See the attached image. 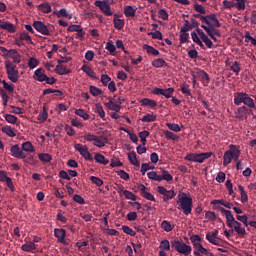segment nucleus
Masks as SVG:
<instances>
[{
    "label": "nucleus",
    "instance_id": "nucleus-23",
    "mask_svg": "<svg viewBox=\"0 0 256 256\" xmlns=\"http://www.w3.org/2000/svg\"><path fill=\"white\" fill-rule=\"evenodd\" d=\"M140 104L144 107H149L150 109L157 107V103L150 98H142V100H140Z\"/></svg>",
    "mask_w": 256,
    "mask_h": 256
},
{
    "label": "nucleus",
    "instance_id": "nucleus-32",
    "mask_svg": "<svg viewBox=\"0 0 256 256\" xmlns=\"http://www.w3.org/2000/svg\"><path fill=\"white\" fill-rule=\"evenodd\" d=\"M128 161H130V164L135 167L140 166L139 160H137V154H135V152L128 153Z\"/></svg>",
    "mask_w": 256,
    "mask_h": 256
},
{
    "label": "nucleus",
    "instance_id": "nucleus-40",
    "mask_svg": "<svg viewBox=\"0 0 256 256\" xmlns=\"http://www.w3.org/2000/svg\"><path fill=\"white\" fill-rule=\"evenodd\" d=\"M38 10L43 12V14H50L51 6L48 3H43V4L38 5Z\"/></svg>",
    "mask_w": 256,
    "mask_h": 256
},
{
    "label": "nucleus",
    "instance_id": "nucleus-42",
    "mask_svg": "<svg viewBox=\"0 0 256 256\" xmlns=\"http://www.w3.org/2000/svg\"><path fill=\"white\" fill-rule=\"evenodd\" d=\"M164 65H166V61L162 58H158L152 61V67L154 68L159 69V68H162Z\"/></svg>",
    "mask_w": 256,
    "mask_h": 256
},
{
    "label": "nucleus",
    "instance_id": "nucleus-58",
    "mask_svg": "<svg viewBox=\"0 0 256 256\" xmlns=\"http://www.w3.org/2000/svg\"><path fill=\"white\" fill-rule=\"evenodd\" d=\"M16 40H21V41H26L28 43H33L31 40V36H29L28 33L26 32H22L21 35H19V38H17Z\"/></svg>",
    "mask_w": 256,
    "mask_h": 256
},
{
    "label": "nucleus",
    "instance_id": "nucleus-3",
    "mask_svg": "<svg viewBox=\"0 0 256 256\" xmlns=\"http://www.w3.org/2000/svg\"><path fill=\"white\" fill-rule=\"evenodd\" d=\"M193 208V199L186 196H181L178 200V210L182 211L184 215L188 216L191 214Z\"/></svg>",
    "mask_w": 256,
    "mask_h": 256
},
{
    "label": "nucleus",
    "instance_id": "nucleus-60",
    "mask_svg": "<svg viewBox=\"0 0 256 256\" xmlns=\"http://www.w3.org/2000/svg\"><path fill=\"white\" fill-rule=\"evenodd\" d=\"M166 126L169 130L174 131L176 133H179V131H181V128L176 123H167Z\"/></svg>",
    "mask_w": 256,
    "mask_h": 256
},
{
    "label": "nucleus",
    "instance_id": "nucleus-7",
    "mask_svg": "<svg viewBox=\"0 0 256 256\" xmlns=\"http://www.w3.org/2000/svg\"><path fill=\"white\" fill-rule=\"evenodd\" d=\"M194 18H200L201 23H204L206 25H212L215 27H220L221 24L219 22V19H217V15L210 14L206 16H202V14H195L193 15Z\"/></svg>",
    "mask_w": 256,
    "mask_h": 256
},
{
    "label": "nucleus",
    "instance_id": "nucleus-53",
    "mask_svg": "<svg viewBox=\"0 0 256 256\" xmlns=\"http://www.w3.org/2000/svg\"><path fill=\"white\" fill-rule=\"evenodd\" d=\"M38 159H40V161L43 163H50L51 155L48 153H42V154L38 155Z\"/></svg>",
    "mask_w": 256,
    "mask_h": 256
},
{
    "label": "nucleus",
    "instance_id": "nucleus-20",
    "mask_svg": "<svg viewBox=\"0 0 256 256\" xmlns=\"http://www.w3.org/2000/svg\"><path fill=\"white\" fill-rule=\"evenodd\" d=\"M0 29H4L10 34H14L16 32V27L11 22L0 20Z\"/></svg>",
    "mask_w": 256,
    "mask_h": 256
},
{
    "label": "nucleus",
    "instance_id": "nucleus-41",
    "mask_svg": "<svg viewBox=\"0 0 256 256\" xmlns=\"http://www.w3.org/2000/svg\"><path fill=\"white\" fill-rule=\"evenodd\" d=\"M160 228H162L166 232H171L173 231V226L171 223L167 220H162V223L160 224Z\"/></svg>",
    "mask_w": 256,
    "mask_h": 256
},
{
    "label": "nucleus",
    "instance_id": "nucleus-12",
    "mask_svg": "<svg viewBox=\"0 0 256 256\" xmlns=\"http://www.w3.org/2000/svg\"><path fill=\"white\" fill-rule=\"evenodd\" d=\"M94 5L101 10L102 14H104L108 17L113 15V12H111V8L109 7L108 2H106V1H95Z\"/></svg>",
    "mask_w": 256,
    "mask_h": 256
},
{
    "label": "nucleus",
    "instance_id": "nucleus-1",
    "mask_svg": "<svg viewBox=\"0 0 256 256\" xmlns=\"http://www.w3.org/2000/svg\"><path fill=\"white\" fill-rule=\"evenodd\" d=\"M220 213L224 214L227 221V227L232 228L229 230L230 233L236 232L239 237H244L246 235V229L241 227V223L237 222L231 211L220 208Z\"/></svg>",
    "mask_w": 256,
    "mask_h": 256
},
{
    "label": "nucleus",
    "instance_id": "nucleus-21",
    "mask_svg": "<svg viewBox=\"0 0 256 256\" xmlns=\"http://www.w3.org/2000/svg\"><path fill=\"white\" fill-rule=\"evenodd\" d=\"M224 154H230V156L234 157V161L239 160V156H241V150L237 146L230 145V150L225 151Z\"/></svg>",
    "mask_w": 256,
    "mask_h": 256
},
{
    "label": "nucleus",
    "instance_id": "nucleus-2",
    "mask_svg": "<svg viewBox=\"0 0 256 256\" xmlns=\"http://www.w3.org/2000/svg\"><path fill=\"white\" fill-rule=\"evenodd\" d=\"M241 104L246 105L249 109L256 108L253 98L249 97L248 93L237 92L236 95H234V105L240 106Z\"/></svg>",
    "mask_w": 256,
    "mask_h": 256
},
{
    "label": "nucleus",
    "instance_id": "nucleus-17",
    "mask_svg": "<svg viewBox=\"0 0 256 256\" xmlns=\"http://www.w3.org/2000/svg\"><path fill=\"white\" fill-rule=\"evenodd\" d=\"M49 78L50 77H48L45 74V71L42 68L36 69V71H34V76H33L34 81L44 82L46 79H49Z\"/></svg>",
    "mask_w": 256,
    "mask_h": 256
},
{
    "label": "nucleus",
    "instance_id": "nucleus-9",
    "mask_svg": "<svg viewBox=\"0 0 256 256\" xmlns=\"http://www.w3.org/2000/svg\"><path fill=\"white\" fill-rule=\"evenodd\" d=\"M201 28L205 30L206 35L212 39L213 42H217L216 37H220V30L215 28H220V26L215 25H201Z\"/></svg>",
    "mask_w": 256,
    "mask_h": 256
},
{
    "label": "nucleus",
    "instance_id": "nucleus-39",
    "mask_svg": "<svg viewBox=\"0 0 256 256\" xmlns=\"http://www.w3.org/2000/svg\"><path fill=\"white\" fill-rule=\"evenodd\" d=\"M93 145L96 146L97 148L101 149L103 148L107 143H108V139L107 138H103V139H98V140H92Z\"/></svg>",
    "mask_w": 256,
    "mask_h": 256
},
{
    "label": "nucleus",
    "instance_id": "nucleus-22",
    "mask_svg": "<svg viewBox=\"0 0 256 256\" xmlns=\"http://www.w3.org/2000/svg\"><path fill=\"white\" fill-rule=\"evenodd\" d=\"M193 255L195 256H203L208 254V250L203 247L202 244L193 245Z\"/></svg>",
    "mask_w": 256,
    "mask_h": 256
},
{
    "label": "nucleus",
    "instance_id": "nucleus-15",
    "mask_svg": "<svg viewBox=\"0 0 256 256\" xmlns=\"http://www.w3.org/2000/svg\"><path fill=\"white\" fill-rule=\"evenodd\" d=\"M196 78H200L201 82H203V85L207 86L208 83H210V77L208 76L207 72H205L202 69H196L194 72Z\"/></svg>",
    "mask_w": 256,
    "mask_h": 256
},
{
    "label": "nucleus",
    "instance_id": "nucleus-51",
    "mask_svg": "<svg viewBox=\"0 0 256 256\" xmlns=\"http://www.w3.org/2000/svg\"><path fill=\"white\" fill-rule=\"evenodd\" d=\"M156 118L157 116H155L154 113H150L142 117V122L144 123L154 122Z\"/></svg>",
    "mask_w": 256,
    "mask_h": 256
},
{
    "label": "nucleus",
    "instance_id": "nucleus-10",
    "mask_svg": "<svg viewBox=\"0 0 256 256\" xmlns=\"http://www.w3.org/2000/svg\"><path fill=\"white\" fill-rule=\"evenodd\" d=\"M74 149L75 151L79 152L80 156H82L84 160L93 162V157L91 156L87 146H82V144H75Z\"/></svg>",
    "mask_w": 256,
    "mask_h": 256
},
{
    "label": "nucleus",
    "instance_id": "nucleus-33",
    "mask_svg": "<svg viewBox=\"0 0 256 256\" xmlns=\"http://www.w3.org/2000/svg\"><path fill=\"white\" fill-rule=\"evenodd\" d=\"M22 251L24 252H32L36 250V245L34 242H28L21 246Z\"/></svg>",
    "mask_w": 256,
    "mask_h": 256
},
{
    "label": "nucleus",
    "instance_id": "nucleus-24",
    "mask_svg": "<svg viewBox=\"0 0 256 256\" xmlns=\"http://www.w3.org/2000/svg\"><path fill=\"white\" fill-rule=\"evenodd\" d=\"M104 106H106V108L116 113H119L121 110L120 104H116L115 102H113V100H109L108 103H104Z\"/></svg>",
    "mask_w": 256,
    "mask_h": 256
},
{
    "label": "nucleus",
    "instance_id": "nucleus-28",
    "mask_svg": "<svg viewBox=\"0 0 256 256\" xmlns=\"http://www.w3.org/2000/svg\"><path fill=\"white\" fill-rule=\"evenodd\" d=\"M84 140H86L87 142H93V141H97V140H103L106 139L105 136H96L94 134L91 133H86V135H84Z\"/></svg>",
    "mask_w": 256,
    "mask_h": 256
},
{
    "label": "nucleus",
    "instance_id": "nucleus-59",
    "mask_svg": "<svg viewBox=\"0 0 256 256\" xmlns=\"http://www.w3.org/2000/svg\"><path fill=\"white\" fill-rule=\"evenodd\" d=\"M89 180H91L92 184L96 185L97 187L103 186V180H101L97 176H91Z\"/></svg>",
    "mask_w": 256,
    "mask_h": 256
},
{
    "label": "nucleus",
    "instance_id": "nucleus-6",
    "mask_svg": "<svg viewBox=\"0 0 256 256\" xmlns=\"http://www.w3.org/2000/svg\"><path fill=\"white\" fill-rule=\"evenodd\" d=\"M5 70L10 82L17 83V81H19V71L16 70L15 64H12L10 61H5Z\"/></svg>",
    "mask_w": 256,
    "mask_h": 256
},
{
    "label": "nucleus",
    "instance_id": "nucleus-8",
    "mask_svg": "<svg viewBox=\"0 0 256 256\" xmlns=\"http://www.w3.org/2000/svg\"><path fill=\"white\" fill-rule=\"evenodd\" d=\"M0 52L5 53L4 58L12 59L14 64L21 63V55L19 54V52H17L16 49L7 50L6 48L0 46Z\"/></svg>",
    "mask_w": 256,
    "mask_h": 256
},
{
    "label": "nucleus",
    "instance_id": "nucleus-46",
    "mask_svg": "<svg viewBox=\"0 0 256 256\" xmlns=\"http://www.w3.org/2000/svg\"><path fill=\"white\" fill-rule=\"evenodd\" d=\"M159 248L162 251H169L172 248V246H171V243H169L168 240H162V241H160Z\"/></svg>",
    "mask_w": 256,
    "mask_h": 256
},
{
    "label": "nucleus",
    "instance_id": "nucleus-29",
    "mask_svg": "<svg viewBox=\"0 0 256 256\" xmlns=\"http://www.w3.org/2000/svg\"><path fill=\"white\" fill-rule=\"evenodd\" d=\"M118 194H123V196H125L126 199L128 200H132V201H136L137 200V196L135 194H133L132 192L128 191V190H118Z\"/></svg>",
    "mask_w": 256,
    "mask_h": 256
},
{
    "label": "nucleus",
    "instance_id": "nucleus-50",
    "mask_svg": "<svg viewBox=\"0 0 256 256\" xmlns=\"http://www.w3.org/2000/svg\"><path fill=\"white\" fill-rule=\"evenodd\" d=\"M147 177L151 180L161 182V175L157 174L155 171L147 173Z\"/></svg>",
    "mask_w": 256,
    "mask_h": 256
},
{
    "label": "nucleus",
    "instance_id": "nucleus-54",
    "mask_svg": "<svg viewBox=\"0 0 256 256\" xmlns=\"http://www.w3.org/2000/svg\"><path fill=\"white\" fill-rule=\"evenodd\" d=\"M164 136H166L167 140H172V141H176L179 139L178 135L174 134L171 131H164Z\"/></svg>",
    "mask_w": 256,
    "mask_h": 256
},
{
    "label": "nucleus",
    "instance_id": "nucleus-64",
    "mask_svg": "<svg viewBox=\"0 0 256 256\" xmlns=\"http://www.w3.org/2000/svg\"><path fill=\"white\" fill-rule=\"evenodd\" d=\"M222 4L224 5L225 9H231V8H234V7L237 8V3H235V2L224 0L222 2Z\"/></svg>",
    "mask_w": 256,
    "mask_h": 256
},
{
    "label": "nucleus",
    "instance_id": "nucleus-14",
    "mask_svg": "<svg viewBox=\"0 0 256 256\" xmlns=\"http://www.w3.org/2000/svg\"><path fill=\"white\" fill-rule=\"evenodd\" d=\"M10 156L16 159H26V154H24L23 150H21L18 145L10 147Z\"/></svg>",
    "mask_w": 256,
    "mask_h": 256
},
{
    "label": "nucleus",
    "instance_id": "nucleus-61",
    "mask_svg": "<svg viewBox=\"0 0 256 256\" xmlns=\"http://www.w3.org/2000/svg\"><path fill=\"white\" fill-rule=\"evenodd\" d=\"M68 32H83L81 25H70L67 28Z\"/></svg>",
    "mask_w": 256,
    "mask_h": 256
},
{
    "label": "nucleus",
    "instance_id": "nucleus-18",
    "mask_svg": "<svg viewBox=\"0 0 256 256\" xmlns=\"http://www.w3.org/2000/svg\"><path fill=\"white\" fill-rule=\"evenodd\" d=\"M218 235L219 230H215L212 233H206V241L212 243L213 245L219 246V239H217Z\"/></svg>",
    "mask_w": 256,
    "mask_h": 256
},
{
    "label": "nucleus",
    "instance_id": "nucleus-63",
    "mask_svg": "<svg viewBox=\"0 0 256 256\" xmlns=\"http://www.w3.org/2000/svg\"><path fill=\"white\" fill-rule=\"evenodd\" d=\"M232 160H234V156L230 153H224V166L231 164Z\"/></svg>",
    "mask_w": 256,
    "mask_h": 256
},
{
    "label": "nucleus",
    "instance_id": "nucleus-36",
    "mask_svg": "<svg viewBox=\"0 0 256 256\" xmlns=\"http://www.w3.org/2000/svg\"><path fill=\"white\" fill-rule=\"evenodd\" d=\"M89 93H91L92 96L98 97L100 95H103V90L99 89L97 86H89Z\"/></svg>",
    "mask_w": 256,
    "mask_h": 256
},
{
    "label": "nucleus",
    "instance_id": "nucleus-56",
    "mask_svg": "<svg viewBox=\"0 0 256 256\" xmlns=\"http://www.w3.org/2000/svg\"><path fill=\"white\" fill-rule=\"evenodd\" d=\"M40 64V61L36 58H29L28 67L29 69H35Z\"/></svg>",
    "mask_w": 256,
    "mask_h": 256
},
{
    "label": "nucleus",
    "instance_id": "nucleus-43",
    "mask_svg": "<svg viewBox=\"0 0 256 256\" xmlns=\"http://www.w3.org/2000/svg\"><path fill=\"white\" fill-rule=\"evenodd\" d=\"M150 133L149 131H142L138 133V138H140V142H142V146H145V143H147V137H149Z\"/></svg>",
    "mask_w": 256,
    "mask_h": 256
},
{
    "label": "nucleus",
    "instance_id": "nucleus-37",
    "mask_svg": "<svg viewBox=\"0 0 256 256\" xmlns=\"http://www.w3.org/2000/svg\"><path fill=\"white\" fill-rule=\"evenodd\" d=\"M94 112H96L97 115H99V117H101V119H104V117L106 116V113L103 110V106L100 103H97L95 105Z\"/></svg>",
    "mask_w": 256,
    "mask_h": 256
},
{
    "label": "nucleus",
    "instance_id": "nucleus-47",
    "mask_svg": "<svg viewBox=\"0 0 256 256\" xmlns=\"http://www.w3.org/2000/svg\"><path fill=\"white\" fill-rule=\"evenodd\" d=\"M4 119L11 125H15L17 123V117L12 114H5Z\"/></svg>",
    "mask_w": 256,
    "mask_h": 256
},
{
    "label": "nucleus",
    "instance_id": "nucleus-55",
    "mask_svg": "<svg viewBox=\"0 0 256 256\" xmlns=\"http://www.w3.org/2000/svg\"><path fill=\"white\" fill-rule=\"evenodd\" d=\"M239 191L241 192V203H247L248 202V194L244 191V187L239 185L238 186Z\"/></svg>",
    "mask_w": 256,
    "mask_h": 256
},
{
    "label": "nucleus",
    "instance_id": "nucleus-19",
    "mask_svg": "<svg viewBox=\"0 0 256 256\" xmlns=\"http://www.w3.org/2000/svg\"><path fill=\"white\" fill-rule=\"evenodd\" d=\"M138 191H140V195H142V197H144L145 199L149 201H155L154 195L147 192V188L144 186V184L138 185Z\"/></svg>",
    "mask_w": 256,
    "mask_h": 256
},
{
    "label": "nucleus",
    "instance_id": "nucleus-30",
    "mask_svg": "<svg viewBox=\"0 0 256 256\" xmlns=\"http://www.w3.org/2000/svg\"><path fill=\"white\" fill-rule=\"evenodd\" d=\"M143 49L145 50V52H147L149 55H154V56H160L161 53L159 52V50L155 49L154 47L145 44L143 46Z\"/></svg>",
    "mask_w": 256,
    "mask_h": 256
},
{
    "label": "nucleus",
    "instance_id": "nucleus-26",
    "mask_svg": "<svg viewBox=\"0 0 256 256\" xmlns=\"http://www.w3.org/2000/svg\"><path fill=\"white\" fill-rule=\"evenodd\" d=\"M113 23H114V29L120 31L125 27V21L123 19H119L116 15H114L113 18Z\"/></svg>",
    "mask_w": 256,
    "mask_h": 256
},
{
    "label": "nucleus",
    "instance_id": "nucleus-27",
    "mask_svg": "<svg viewBox=\"0 0 256 256\" xmlns=\"http://www.w3.org/2000/svg\"><path fill=\"white\" fill-rule=\"evenodd\" d=\"M80 70H82V72L86 73L87 76H89V78H92V79L96 78V73H94L93 69L91 67H89L88 65H86V64L82 65Z\"/></svg>",
    "mask_w": 256,
    "mask_h": 256
},
{
    "label": "nucleus",
    "instance_id": "nucleus-34",
    "mask_svg": "<svg viewBox=\"0 0 256 256\" xmlns=\"http://www.w3.org/2000/svg\"><path fill=\"white\" fill-rule=\"evenodd\" d=\"M22 151H25L27 153H34L35 147L33 146V144H31V142L26 141L22 143Z\"/></svg>",
    "mask_w": 256,
    "mask_h": 256
},
{
    "label": "nucleus",
    "instance_id": "nucleus-25",
    "mask_svg": "<svg viewBox=\"0 0 256 256\" xmlns=\"http://www.w3.org/2000/svg\"><path fill=\"white\" fill-rule=\"evenodd\" d=\"M92 161H96V163L102 164V165H108L109 160L106 159L102 154L96 153L94 155V158H92Z\"/></svg>",
    "mask_w": 256,
    "mask_h": 256
},
{
    "label": "nucleus",
    "instance_id": "nucleus-11",
    "mask_svg": "<svg viewBox=\"0 0 256 256\" xmlns=\"http://www.w3.org/2000/svg\"><path fill=\"white\" fill-rule=\"evenodd\" d=\"M157 193L164 196L162 198L164 202H167L176 196V193L173 190H166L164 186H157Z\"/></svg>",
    "mask_w": 256,
    "mask_h": 256
},
{
    "label": "nucleus",
    "instance_id": "nucleus-31",
    "mask_svg": "<svg viewBox=\"0 0 256 256\" xmlns=\"http://www.w3.org/2000/svg\"><path fill=\"white\" fill-rule=\"evenodd\" d=\"M55 72L58 75H69L71 71H70V69H67L66 67L58 64L55 67Z\"/></svg>",
    "mask_w": 256,
    "mask_h": 256
},
{
    "label": "nucleus",
    "instance_id": "nucleus-4",
    "mask_svg": "<svg viewBox=\"0 0 256 256\" xmlns=\"http://www.w3.org/2000/svg\"><path fill=\"white\" fill-rule=\"evenodd\" d=\"M171 247L174 249V251L178 252L179 254H182L183 256H190L192 248L190 245H187L185 242L174 239L171 241Z\"/></svg>",
    "mask_w": 256,
    "mask_h": 256
},
{
    "label": "nucleus",
    "instance_id": "nucleus-35",
    "mask_svg": "<svg viewBox=\"0 0 256 256\" xmlns=\"http://www.w3.org/2000/svg\"><path fill=\"white\" fill-rule=\"evenodd\" d=\"M160 174H161L160 175L161 181H167V182H172L173 181V175L169 174L168 171L161 170Z\"/></svg>",
    "mask_w": 256,
    "mask_h": 256
},
{
    "label": "nucleus",
    "instance_id": "nucleus-5",
    "mask_svg": "<svg viewBox=\"0 0 256 256\" xmlns=\"http://www.w3.org/2000/svg\"><path fill=\"white\" fill-rule=\"evenodd\" d=\"M212 156V152H202L200 154L188 153L186 154V157H184V160L202 164L203 162H205V160L210 159Z\"/></svg>",
    "mask_w": 256,
    "mask_h": 256
},
{
    "label": "nucleus",
    "instance_id": "nucleus-49",
    "mask_svg": "<svg viewBox=\"0 0 256 256\" xmlns=\"http://www.w3.org/2000/svg\"><path fill=\"white\" fill-rule=\"evenodd\" d=\"M2 133L9 137H16V133H14V130L9 126L2 127Z\"/></svg>",
    "mask_w": 256,
    "mask_h": 256
},
{
    "label": "nucleus",
    "instance_id": "nucleus-62",
    "mask_svg": "<svg viewBox=\"0 0 256 256\" xmlns=\"http://www.w3.org/2000/svg\"><path fill=\"white\" fill-rule=\"evenodd\" d=\"M193 8L195 9L196 12H198V14H201V15L207 14V11L205 10V8H203V6L200 4L193 5Z\"/></svg>",
    "mask_w": 256,
    "mask_h": 256
},
{
    "label": "nucleus",
    "instance_id": "nucleus-57",
    "mask_svg": "<svg viewBox=\"0 0 256 256\" xmlns=\"http://www.w3.org/2000/svg\"><path fill=\"white\" fill-rule=\"evenodd\" d=\"M173 93H174V88L169 87L166 89V91H164L163 93H160V95L166 97V99H170L173 97Z\"/></svg>",
    "mask_w": 256,
    "mask_h": 256
},
{
    "label": "nucleus",
    "instance_id": "nucleus-13",
    "mask_svg": "<svg viewBox=\"0 0 256 256\" xmlns=\"http://www.w3.org/2000/svg\"><path fill=\"white\" fill-rule=\"evenodd\" d=\"M33 27L36 29V31L40 32L41 35L50 36V30L43 22L34 21Z\"/></svg>",
    "mask_w": 256,
    "mask_h": 256
},
{
    "label": "nucleus",
    "instance_id": "nucleus-44",
    "mask_svg": "<svg viewBox=\"0 0 256 256\" xmlns=\"http://www.w3.org/2000/svg\"><path fill=\"white\" fill-rule=\"evenodd\" d=\"M126 17H135L136 10L133 9L132 6H125V10L123 11Z\"/></svg>",
    "mask_w": 256,
    "mask_h": 256
},
{
    "label": "nucleus",
    "instance_id": "nucleus-16",
    "mask_svg": "<svg viewBox=\"0 0 256 256\" xmlns=\"http://www.w3.org/2000/svg\"><path fill=\"white\" fill-rule=\"evenodd\" d=\"M54 236L58 243H62L63 245H65V237H67V232L65 231V229L55 228Z\"/></svg>",
    "mask_w": 256,
    "mask_h": 256
},
{
    "label": "nucleus",
    "instance_id": "nucleus-45",
    "mask_svg": "<svg viewBox=\"0 0 256 256\" xmlns=\"http://www.w3.org/2000/svg\"><path fill=\"white\" fill-rule=\"evenodd\" d=\"M56 16H57L58 18L63 17V18H67V19H72V15L69 14V13L67 12V9H65V8L60 9V11H58V13H56Z\"/></svg>",
    "mask_w": 256,
    "mask_h": 256
},
{
    "label": "nucleus",
    "instance_id": "nucleus-52",
    "mask_svg": "<svg viewBox=\"0 0 256 256\" xmlns=\"http://www.w3.org/2000/svg\"><path fill=\"white\" fill-rule=\"evenodd\" d=\"M190 242L192 245H202V238L199 235H191Z\"/></svg>",
    "mask_w": 256,
    "mask_h": 256
},
{
    "label": "nucleus",
    "instance_id": "nucleus-38",
    "mask_svg": "<svg viewBox=\"0 0 256 256\" xmlns=\"http://www.w3.org/2000/svg\"><path fill=\"white\" fill-rule=\"evenodd\" d=\"M247 111H248V108H246V106L239 107V109H237V115H239L238 119H240V120L246 119L247 118V116H246Z\"/></svg>",
    "mask_w": 256,
    "mask_h": 256
},
{
    "label": "nucleus",
    "instance_id": "nucleus-48",
    "mask_svg": "<svg viewBox=\"0 0 256 256\" xmlns=\"http://www.w3.org/2000/svg\"><path fill=\"white\" fill-rule=\"evenodd\" d=\"M75 115L79 116L84 120H89V114H87L86 111H84V109L79 108L75 110Z\"/></svg>",
    "mask_w": 256,
    "mask_h": 256
}]
</instances>
